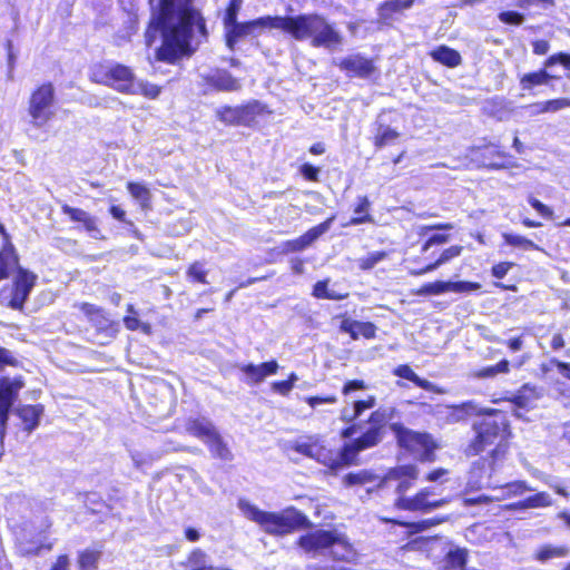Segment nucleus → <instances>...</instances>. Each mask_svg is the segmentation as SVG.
Listing matches in <instances>:
<instances>
[{"instance_id":"11","label":"nucleus","mask_w":570,"mask_h":570,"mask_svg":"<svg viewBox=\"0 0 570 570\" xmlns=\"http://www.w3.org/2000/svg\"><path fill=\"white\" fill-rule=\"evenodd\" d=\"M296 451L303 455L315 459L332 471H337L336 451L325 448L317 441L298 443Z\"/></svg>"},{"instance_id":"38","label":"nucleus","mask_w":570,"mask_h":570,"mask_svg":"<svg viewBox=\"0 0 570 570\" xmlns=\"http://www.w3.org/2000/svg\"><path fill=\"white\" fill-rule=\"evenodd\" d=\"M127 189L129 194L141 205L142 208H148L150 205L151 193L150 190L142 184L139 183H128Z\"/></svg>"},{"instance_id":"26","label":"nucleus","mask_w":570,"mask_h":570,"mask_svg":"<svg viewBox=\"0 0 570 570\" xmlns=\"http://www.w3.org/2000/svg\"><path fill=\"white\" fill-rule=\"evenodd\" d=\"M179 450H181L180 446L167 445L166 449H164L161 451H155V452L132 451V452H130V456L134 462V465L137 469H142L145 466L151 465L155 461L159 460L164 453L169 452V451H179Z\"/></svg>"},{"instance_id":"50","label":"nucleus","mask_w":570,"mask_h":570,"mask_svg":"<svg viewBox=\"0 0 570 570\" xmlns=\"http://www.w3.org/2000/svg\"><path fill=\"white\" fill-rule=\"evenodd\" d=\"M385 257H386V253L383 250L372 252L367 256L362 257L358 261V266H360V268H362L364 271L372 269L376 264L382 262Z\"/></svg>"},{"instance_id":"24","label":"nucleus","mask_w":570,"mask_h":570,"mask_svg":"<svg viewBox=\"0 0 570 570\" xmlns=\"http://www.w3.org/2000/svg\"><path fill=\"white\" fill-rule=\"evenodd\" d=\"M42 413L43 406L40 404L23 405L17 410V415L24 424L23 429L29 433L38 428Z\"/></svg>"},{"instance_id":"43","label":"nucleus","mask_w":570,"mask_h":570,"mask_svg":"<svg viewBox=\"0 0 570 570\" xmlns=\"http://www.w3.org/2000/svg\"><path fill=\"white\" fill-rule=\"evenodd\" d=\"M510 371V363L508 360H501L495 365L485 366L478 372H475V376L479 379H489L494 377L498 374H505Z\"/></svg>"},{"instance_id":"42","label":"nucleus","mask_w":570,"mask_h":570,"mask_svg":"<svg viewBox=\"0 0 570 570\" xmlns=\"http://www.w3.org/2000/svg\"><path fill=\"white\" fill-rule=\"evenodd\" d=\"M502 237L505 242V244L522 248L524 250H539L540 247L534 244L532 240L528 239L524 236L512 234V233H503Z\"/></svg>"},{"instance_id":"33","label":"nucleus","mask_w":570,"mask_h":570,"mask_svg":"<svg viewBox=\"0 0 570 570\" xmlns=\"http://www.w3.org/2000/svg\"><path fill=\"white\" fill-rule=\"evenodd\" d=\"M380 478L370 470H361L357 472L347 473L343 478L345 487L364 485L368 483L380 482Z\"/></svg>"},{"instance_id":"23","label":"nucleus","mask_w":570,"mask_h":570,"mask_svg":"<svg viewBox=\"0 0 570 570\" xmlns=\"http://www.w3.org/2000/svg\"><path fill=\"white\" fill-rule=\"evenodd\" d=\"M450 410L448 414V422L456 423L465 420L470 415L483 413V409L480 407L474 401L463 402L459 405L448 406Z\"/></svg>"},{"instance_id":"39","label":"nucleus","mask_w":570,"mask_h":570,"mask_svg":"<svg viewBox=\"0 0 570 570\" xmlns=\"http://www.w3.org/2000/svg\"><path fill=\"white\" fill-rule=\"evenodd\" d=\"M414 0H391L384 2L380 7V17L382 19H390L395 12L409 9L413 4Z\"/></svg>"},{"instance_id":"59","label":"nucleus","mask_w":570,"mask_h":570,"mask_svg":"<svg viewBox=\"0 0 570 570\" xmlns=\"http://www.w3.org/2000/svg\"><path fill=\"white\" fill-rule=\"evenodd\" d=\"M448 240V235L433 234L424 242L422 246V253H426L432 246L445 244Z\"/></svg>"},{"instance_id":"10","label":"nucleus","mask_w":570,"mask_h":570,"mask_svg":"<svg viewBox=\"0 0 570 570\" xmlns=\"http://www.w3.org/2000/svg\"><path fill=\"white\" fill-rule=\"evenodd\" d=\"M481 288L480 283L468 281H435L424 284L417 292L420 295H441L448 292L453 293H470Z\"/></svg>"},{"instance_id":"12","label":"nucleus","mask_w":570,"mask_h":570,"mask_svg":"<svg viewBox=\"0 0 570 570\" xmlns=\"http://www.w3.org/2000/svg\"><path fill=\"white\" fill-rule=\"evenodd\" d=\"M334 63L348 77L367 78L374 71L372 60L360 53L346 56Z\"/></svg>"},{"instance_id":"58","label":"nucleus","mask_w":570,"mask_h":570,"mask_svg":"<svg viewBox=\"0 0 570 570\" xmlns=\"http://www.w3.org/2000/svg\"><path fill=\"white\" fill-rule=\"evenodd\" d=\"M529 204L533 209H535L542 217L551 218L553 215V212L550 207L541 203L539 199L530 196L528 199Z\"/></svg>"},{"instance_id":"30","label":"nucleus","mask_w":570,"mask_h":570,"mask_svg":"<svg viewBox=\"0 0 570 570\" xmlns=\"http://www.w3.org/2000/svg\"><path fill=\"white\" fill-rule=\"evenodd\" d=\"M400 134L397 130L391 128L389 125L376 121V129L374 135V145L377 148H382L386 145L394 142L399 138Z\"/></svg>"},{"instance_id":"64","label":"nucleus","mask_w":570,"mask_h":570,"mask_svg":"<svg viewBox=\"0 0 570 570\" xmlns=\"http://www.w3.org/2000/svg\"><path fill=\"white\" fill-rule=\"evenodd\" d=\"M365 389V383L362 380H352L344 384L342 389V393L344 395H350L354 391H360Z\"/></svg>"},{"instance_id":"35","label":"nucleus","mask_w":570,"mask_h":570,"mask_svg":"<svg viewBox=\"0 0 570 570\" xmlns=\"http://www.w3.org/2000/svg\"><path fill=\"white\" fill-rule=\"evenodd\" d=\"M206 445L208 446L213 456L224 461H230L233 459L232 452L229 451L227 444L224 442L219 432L215 433V435L207 441Z\"/></svg>"},{"instance_id":"62","label":"nucleus","mask_w":570,"mask_h":570,"mask_svg":"<svg viewBox=\"0 0 570 570\" xmlns=\"http://www.w3.org/2000/svg\"><path fill=\"white\" fill-rule=\"evenodd\" d=\"M360 414L356 412V409L354 406V403L352 406L346 405L341 410L340 419L345 423H352L354 422Z\"/></svg>"},{"instance_id":"37","label":"nucleus","mask_w":570,"mask_h":570,"mask_svg":"<svg viewBox=\"0 0 570 570\" xmlns=\"http://www.w3.org/2000/svg\"><path fill=\"white\" fill-rule=\"evenodd\" d=\"M552 77L544 70L525 73L521 78V87L524 90H530L534 86L546 85Z\"/></svg>"},{"instance_id":"47","label":"nucleus","mask_w":570,"mask_h":570,"mask_svg":"<svg viewBox=\"0 0 570 570\" xmlns=\"http://www.w3.org/2000/svg\"><path fill=\"white\" fill-rule=\"evenodd\" d=\"M160 94V88L154 83L136 80V90L132 95H142L147 98L155 99Z\"/></svg>"},{"instance_id":"54","label":"nucleus","mask_w":570,"mask_h":570,"mask_svg":"<svg viewBox=\"0 0 570 570\" xmlns=\"http://www.w3.org/2000/svg\"><path fill=\"white\" fill-rule=\"evenodd\" d=\"M498 17L505 24L520 26L524 21V16L518 11H502Z\"/></svg>"},{"instance_id":"55","label":"nucleus","mask_w":570,"mask_h":570,"mask_svg":"<svg viewBox=\"0 0 570 570\" xmlns=\"http://www.w3.org/2000/svg\"><path fill=\"white\" fill-rule=\"evenodd\" d=\"M557 63L562 65L566 69L570 70V53L559 52V53L550 56L546 60L544 67L549 68Z\"/></svg>"},{"instance_id":"31","label":"nucleus","mask_w":570,"mask_h":570,"mask_svg":"<svg viewBox=\"0 0 570 570\" xmlns=\"http://www.w3.org/2000/svg\"><path fill=\"white\" fill-rule=\"evenodd\" d=\"M384 438V431L370 426L361 436L354 440L361 451L376 446Z\"/></svg>"},{"instance_id":"63","label":"nucleus","mask_w":570,"mask_h":570,"mask_svg":"<svg viewBox=\"0 0 570 570\" xmlns=\"http://www.w3.org/2000/svg\"><path fill=\"white\" fill-rule=\"evenodd\" d=\"M354 406L356 409V412L360 414V416L362 415V413L365 411V410H368V409H372L375 406V403H376V400L374 396H368L366 400H357V401H354Z\"/></svg>"},{"instance_id":"51","label":"nucleus","mask_w":570,"mask_h":570,"mask_svg":"<svg viewBox=\"0 0 570 570\" xmlns=\"http://www.w3.org/2000/svg\"><path fill=\"white\" fill-rule=\"evenodd\" d=\"M428 435L413 433L411 431L404 432V434L400 435V443L404 446H410L411 443L421 444L424 448H428Z\"/></svg>"},{"instance_id":"13","label":"nucleus","mask_w":570,"mask_h":570,"mask_svg":"<svg viewBox=\"0 0 570 570\" xmlns=\"http://www.w3.org/2000/svg\"><path fill=\"white\" fill-rule=\"evenodd\" d=\"M498 461L493 462L488 459H480L473 463L466 482V488L470 490H480L482 488L491 487V472Z\"/></svg>"},{"instance_id":"17","label":"nucleus","mask_w":570,"mask_h":570,"mask_svg":"<svg viewBox=\"0 0 570 570\" xmlns=\"http://www.w3.org/2000/svg\"><path fill=\"white\" fill-rule=\"evenodd\" d=\"M335 216L327 218L325 222L318 224L317 226L308 229L305 234L299 236L296 239L288 240L286 243V249L289 252H302L308 246H311L318 237L325 234L332 226Z\"/></svg>"},{"instance_id":"28","label":"nucleus","mask_w":570,"mask_h":570,"mask_svg":"<svg viewBox=\"0 0 570 570\" xmlns=\"http://www.w3.org/2000/svg\"><path fill=\"white\" fill-rule=\"evenodd\" d=\"M18 264V255L11 243H7L0 252V278H8L10 269Z\"/></svg>"},{"instance_id":"2","label":"nucleus","mask_w":570,"mask_h":570,"mask_svg":"<svg viewBox=\"0 0 570 570\" xmlns=\"http://www.w3.org/2000/svg\"><path fill=\"white\" fill-rule=\"evenodd\" d=\"M281 30L297 41L308 40L312 47L327 51L340 50L344 45V36L335 22L320 13L282 17Z\"/></svg>"},{"instance_id":"61","label":"nucleus","mask_w":570,"mask_h":570,"mask_svg":"<svg viewBox=\"0 0 570 570\" xmlns=\"http://www.w3.org/2000/svg\"><path fill=\"white\" fill-rule=\"evenodd\" d=\"M337 402V397L335 395H330V396H308L306 397V403L315 409L316 406L318 405H322V404H334Z\"/></svg>"},{"instance_id":"45","label":"nucleus","mask_w":570,"mask_h":570,"mask_svg":"<svg viewBox=\"0 0 570 570\" xmlns=\"http://www.w3.org/2000/svg\"><path fill=\"white\" fill-rule=\"evenodd\" d=\"M552 498L547 492H538L525 498V505H528V509L547 508L552 505Z\"/></svg>"},{"instance_id":"60","label":"nucleus","mask_w":570,"mask_h":570,"mask_svg":"<svg viewBox=\"0 0 570 570\" xmlns=\"http://www.w3.org/2000/svg\"><path fill=\"white\" fill-rule=\"evenodd\" d=\"M299 171L303 175V177L307 180H311V181L318 180L320 169L312 164H308V163L303 164L301 166Z\"/></svg>"},{"instance_id":"22","label":"nucleus","mask_w":570,"mask_h":570,"mask_svg":"<svg viewBox=\"0 0 570 570\" xmlns=\"http://www.w3.org/2000/svg\"><path fill=\"white\" fill-rule=\"evenodd\" d=\"M207 82L220 91H237L240 82L226 70H218L207 78Z\"/></svg>"},{"instance_id":"21","label":"nucleus","mask_w":570,"mask_h":570,"mask_svg":"<svg viewBox=\"0 0 570 570\" xmlns=\"http://www.w3.org/2000/svg\"><path fill=\"white\" fill-rule=\"evenodd\" d=\"M23 386H24V383L21 379L1 377L0 379V406L11 409L13 403L18 399L20 390Z\"/></svg>"},{"instance_id":"14","label":"nucleus","mask_w":570,"mask_h":570,"mask_svg":"<svg viewBox=\"0 0 570 570\" xmlns=\"http://www.w3.org/2000/svg\"><path fill=\"white\" fill-rule=\"evenodd\" d=\"M419 471L415 465L404 464L399 465L396 468L391 469L385 478L380 480L379 488L383 487L386 481L395 480L397 481L396 492L402 495V493L406 492L411 489L417 479Z\"/></svg>"},{"instance_id":"6","label":"nucleus","mask_w":570,"mask_h":570,"mask_svg":"<svg viewBox=\"0 0 570 570\" xmlns=\"http://www.w3.org/2000/svg\"><path fill=\"white\" fill-rule=\"evenodd\" d=\"M13 269H17V274L12 284L0 289V304L11 309H22L36 284L37 276L20 267L19 263L10 269V273Z\"/></svg>"},{"instance_id":"16","label":"nucleus","mask_w":570,"mask_h":570,"mask_svg":"<svg viewBox=\"0 0 570 570\" xmlns=\"http://www.w3.org/2000/svg\"><path fill=\"white\" fill-rule=\"evenodd\" d=\"M259 104L253 102L240 107L225 106L216 110V115L220 121L225 124H245L250 121L258 112Z\"/></svg>"},{"instance_id":"56","label":"nucleus","mask_w":570,"mask_h":570,"mask_svg":"<svg viewBox=\"0 0 570 570\" xmlns=\"http://www.w3.org/2000/svg\"><path fill=\"white\" fill-rule=\"evenodd\" d=\"M63 214L68 215L71 220L78 222V223H85L86 219L89 217V214L80 208H73L69 205L62 206Z\"/></svg>"},{"instance_id":"49","label":"nucleus","mask_w":570,"mask_h":570,"mask_svg":"<svg viewBox=\"0 0 570 570\" xmlns=\"http://www.w3.org/2000/svg\"><path fill=\"white\" fill-rule=\"evenodd\" d=\"M124 324L129 331H141L145 334L151 333V326L148 323H142L137 316L127 315L124 317Z\"/></svg>"},{"instance_id":"34","label":"nucleus","mask_w":570,"mask_h":570,"mask_svg":"<svg viewBox=\"0 0 570 570\" xmlns=\"http://www.w3.org/2000/svg\"><path fill=\"white\" fill-rule=\"evenodd\" d=\"M371 203L366 196L357 198V205L354 208L355 217H352L347 225H360L365 223H373V217L368 214Z\"/></svg>"},{"instance_id":"25","label":"nucleus","mask_w":570,"mask_h":570,"mask_svg":"<svg viewBox=\"0 0 570 570\" xmlns=\"http://www.w3.org/2000/svg\"><path fill=\"white\" fill-rule=\"evenodd\" d=\"M540 391L530 384H524L512 397V402L520 409H531L540 399Z\"/></svg>"},{"instance_id":"9","label":"nucleus","mask_w":570,"mask_h":570,"mask_svg":"<svg viewBox=\"0 0 570 570\" xmlns=\"http://www.w3.org/2000/svg\"><path fill=\"white\" fill-rule=\"evenodd\" d=\"M55 91L51 83L40 86L30 98L29 115L32 126L42 128L52 117L50 107L53 102Z\"/></svg>"},{"instance_id":"40","label":"nucleus","mask_w":570,"mask_h":570,"mask_svg":"<svg viewBox=\"0 0 570 570\" xmlns=\"http://www.w3.org/2000/svg\"><path fill=\"white\" fill-rule=\"evenodd\" d=\"M394 410L390 407L379 409L371 413L368 423L372 428H379L380 431L385 432V425L392 420Z\"/></svg>"},{"instance_id":"19","label":"nucleus","mask_w":570,"mask_h":570,"mask_svg":"<svg viewBox=\"0 0 570 570\" xmlns=\"http://www.w3.org/2000/svg\"><path fill=\"white\" fill-rule=\"evenodd\" d=\"M185 428L187 433L199 439L205 444L218 432L214 423L205 416L189 419Z\"/></svg>"},{"instance_id":"32","label":"nucleus","mask_w":570,"mask_h":570,"mask_svg":"<svg viewBox=\"0 0 570 570\" xmlns=\"http://www.w3.org/2000/svg\"><path fill=\"white\" fill-rule=\"evenodd\" d=\"M570 107V99L568 98H558L543 102H538L529 106L531 115L543 114V112H554L564 108Z\"/></svg>"},{"instance_id":"5","label":"nucleus","mask_w":570,"mask_h":570,"mask_svg":"<svg viewBox=\"0 0 570 570\" xmlns=\"http://www.w3.org/2000/svg\"><path fill=\"white\" fill-rule=\"evenodd\" d=\"M297 544L313 556L328 551V554L337 561L352 562L356 558V552L345 535L335 530L321 529L309 532L302 535Z\"/></svg>"},{"instance_id":"27","label":"nucleus","mask_w":570,"mask_h":570,"mask_svg":"<svg viewBox=\"0 0 570 570\" xmlns=\"http://www.w3.org/2000/svg\"><path fill=\"white\" fill-rule=\"evenodd\" d=\"M431 57L435 61L450 68H454L461 63L460 53L456 50L449 48L446 46L438 47L435 50L431 52Z\"/></svg>"},{"instance_id":"53","label":"nucleus","mask_w":570,"mask_h":570,"mask_svg":"<svg viewBox=\"0 0 570 570\" xmlns=\"http://www.w3.org/2000/svg\"><path fill=\"white\" fill-rule=\"evenodd\" d=\"M244 0H229L227 8L223 14V24L235 22Z\"/></svg>"},{"instance_id":"29","label":"nucleus","mask_w":570,"mask_h":570,"mask_svg":"<svg viewBox=\"0 0 570 570\" xmlns=\"http://www.w3.org/2000/svg\"><path fill=\"white\" fill-rule=\"evenodd\" d=\"M393 374L401 377V379H405L407 381H411L412 383H414L417 387H421L425 391H433L434 389V385L432 382L425 380V379H421L409 365L406 364H402V365H399L396 366L394 370H393Z\"/></svg>"},{"instance_id":"7","label":"nucleus","mask_w":570,"mask_h":570,"mask_svg":"<svg viewBox=\"0 0 570 570\" xmlns=\"http://www.w3.org/2000/svg\"><path fill=\"white\" fill-rule=\"evenodd\" d=\"M95 81L115 89L118 92L130 95L136 90V77L132 70L125 65L112 62L101 66L94 73Z\"/></svg>"},{"instance_id":"8","label":"nucleus","mask_w":570,"mask_h":570,"mask_svg":"<svg viewBox=\"0 0 570 570\" xmlns=\"http://www.w3.org/2000/svg\"><path fill=\"white\" fill-rule=\"evenodd\" d=\"M281 16H266L246 22H238L237 20H235V22L225 23L224 29L226 46L228 47L229 50L233 51L239 40L254 35L257 29L271 28L281 30Z\"/></svg>"},{"instance_id":"52","label":"nucleus","mask_w":570,"mask_h":570,"mask_svg":"<svg viewBox=\"0 0 570 570\" xmlns=\"http://www.w3.org/2000/svg\"><path fill=\"white\" fill-rule=\"evenodd\" d=\"M384 521L409 528L413 533L422 532L432 527L430 519L422 520L419 522H402V521H396L394 519H384Z\"/></svg>"},{"instance_id":"48","label":"nucleus","mask_w":570,"mask_h":570,"mask_svg":"<svg viewBox=\"0 0 570 570\" xmlns=\"http://www.w3.org/2000/svg\"><path fill=\"white\" fill-rule=\"evenodd\" d=\"M186 274L190 281L207 284V271L205 269L204 264L200 262L193 263L187 269Z\"/></svg>"},{"instance_id":"4","label":"nucleus","mask_w":570,"mask_h":570,"mask_svg":"<svg viewBox=\"0 0 570 570\" xmlns=\"http://www.w3.org/2000/svg\"><path fill=\"white\" fill-rule=\"evenodd\" d=\"M238 508L248 520L259 524L269 534L284 535L296 529L311 527L308 518L295 508L267 512L245 500H239Z\"/></svg>"},{"instance_id":"18","label":"nucleus","mask_w":570,"mask_h":570,"mask_svg":"<svg viewBox=\"0 0 570 570\" xmlns=\"http://www.w3.org/2000/svg\"><path fill=\"white\" fill-rule=\"evenodd\" d=\"M278 367V363L272 360L258 365L253 363L240 365L239 370L245 374L246 383L255 385L262 383L267 376L276 374Z\"/></svg>"},{"instance_id":"57","label":"nucleus","mask_w":570,"mask_h":570,"mask_svg":"<svg viewBox=\"0 0 570 570\" xmlns=\"http://www.w3.org/2000/svg\"><path fill=\"white\" fill-rule=\"evenodd\" d=\"M508 495H521L527 491H533L524 481H515L504 485Z\"/></svg>"},{"instance_id":"44","label":"nucleus","mask_w":570,"mask_h":570,"mask_svg":"<svg viewBox=\"0 0 570 570\" xmlns=\"http://www.w3.org/2000/svg\"><path fill=\"white\" fill-rule=\"evenodd\" d=\"M100 552L96 550H85L79 554L80 570H96Z\"/></svg>"},{"instance_id":"20","label":"nucleus","mask_w":570,"mask_h":570,"mask_svg":"<svg viewBox=\"0 0 570 570\" xmlns=\"http://www.w3.org/2000/svg\"><path fill=\"white\" fill-rule=\"evenodd\" d=\"M340 330L350 334L352 340H357L360 336L364 338H374L376 334V326L371 322H358L351 318H344L341 322Z\"/></svg>"},{"instance_id":"46","label":"nucleus","mask_w":570,"mask_h":570,"mask_svg":"<svg viewBox=\"0 0 570 570\" xmlns=\"http://www.w3.org/2000/svg\"><path fill=\"white\" fill-rule=\"evenodd\" d=\"M462 249H463L462 246H459V245H454V246H451V247L444 249L440 254L439 258L436 261H434L433 263H431V267L438 269L440 266H442V265L446 264L448 262H450L451 259L460 256Z\"/></svg>"},{"instance_id":"3","label":"nucleus","mask_w":570,"mask_h":570,"mask_svg":"<svg viewBox=\"0 0 570 570\" xmlns=\"http://www.w3.org/2000/svg\"><path fill=\"white\" fill-rule=\"evenodd\" d=\"M484 416L474 422L473 430L475 438L468 448L469 455H478L479 453L487 451L491 459L500 461L508 449V422L505 415L499 410H484Z\"/></svg>"},{"instance_id":"36","label":"nucleus","mask_w":570,"mask_h":570,"mask_svg":"<svg viewBox=\"0 0 570 570\" xmlns=\"http://www.w3.org/2000/svg\"><path fill=\"white\" fill-rule=\"evenodd\" d=\"M362 452L354 440L346 443L337 453V470L355 463L357 454Z\"/></svg>"},{"instance_id":"41","label":"nucleus","mask_w":570,"mask_h":570,"mask_svg":"<svg viewBox=\"0 0 570 570\" xmlns=\"http://www.w3.org/2000/svg\"><path fill=\"white\" fill-rule=\"evenodd\" d=\"M568 553H569V550L566 547H562V546L557 547V546L547 544V546L541 547L537 551V559L541 562H546V561L554 559V558L567 557Z\"/></svg>"},{"instance_id":"15","label":"nucleus","mask_w":570,"mask_h":570,"mask_svg":"<svg viewBox=\"0 0 570 570\" xmlns=\"http://www.w3.org/2000/svg\"><path fill=\"white\" fill-rule=\"evenodd\" d=\"M449 502L448 499L428 500L426 492H417L414 497L400 495L395 501V507L406 511L429 512L441 508Z\"/></svg>"},{"instance_id":"1","label":"nucleus","mask_w":570,"mask_h":570,"mask_svg":"<svg viewBox=\"0 0 570 570\" xmlns=\"http://www.w3.org/2000/svg\"><path fill=\"white\" fill-rule=\"evenodd\" d=\"M151 20L146 30V42L150 46L157 33L163 43L156 56L160 61L173 63L194 53L206 40L207 30L200 13L191 7V0H149Z\"/></svg>"}]
</instances>
